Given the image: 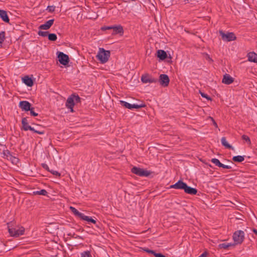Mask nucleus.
Here are the masks:
<instances>
[{
	"label": "nucleus",
	"mask_w": 257,
	"mask_h": 257,
	"mask_svg": "<svg viewBox=\"0 0 257 257\" xmlns=\"http://www.w3.org/2000/svg\"><path fill=\"white\" fill-rule=\"evenodd\" d=\"M33 193L35 195H41L46 196L47 195L48 193L46 190L42 189L40 191H34L33 192Z\"/></svg>",
	"instance_id": "obj_28"
},
{
	"label": "nucleus",
	"mask_w": 257,
	"mask_h": 257,
	"mask_svg": "<svg viewBox=\"0 0 257 257\" xmlns=\"http://www.w3.org/2000/svg\"><path fill=\"white\" fill-rule=\"evenodd\" d=\"M69 235H70L72 236V237L73 238H80V239H82V238L81 237V236H79V235H76L75 233H73L72 235H71V233L69 234H68Z\"/></svg>",
	"instance_id": "obj_41"
},
{
	"label": "nucleus",
	"mask_w": 257,
	"mask_h": 257,
	"mask_svg": "<svg viewBox=\"0 0 257 257\" xmlns=\"http://www.w3.org/2000/svg\"><path fill=\"white\" fill-rule=\"evenodd\" d=\"M58 58L60 63L63 65H67L69 63V57L67 55L63 52H59L58 54Z\"/></svg>",
	"instance_id": "obj_7"
},
{
	"label": "nucleus",
	"mask_w": 257,
	"mask_h": 257,
	"mask_svg": "<svg viewBox=\"0 0 257 257\" xmlns=\"http://www.w3.org/2000/svg\"><path fill=\"white\" fill-rule=\"evenodd\" d=\"M159 81L162 86L166 87L169 85L170 79L167 75L163 74L160 75Z\"/></svg>",
	"instance_id": "obj_8"
},
{
	"label": "nucleus",
	"mask_w": 257,
	"mask_h": 257,
	"mask_svg": "<svg viewBox=\"0 0 257 257\" xmlns=\"http://www.w3.org/2000/svg\"><path fill=\"white\" fill-rule=\"evenodd\" d=\"M241 138L243 140L245 141L247 144H251L250 140L247 136L243 135L242 136Z\"/></svg>",
	"instance_id": "obj_33"
},
{
	"label": "nucleus",
	"mask_w": 257,
	"mask_h": 257,
	"mask_svg": "<svg viewBox=\"0 0 257 257\" xmlns=\"http://www.w3.org/2000/svg\"><path fill=\"white\" fill-rule=\"evenodd\" d=\"M82 220H85V221H87L88 222H90L93 224H95L96 221L93 219V218H92L91 217H90L89 216H86V215H84V217H83L82 219Z\"/></svg>",
	"instance_id": "obj_29"
},
{
	"label": "nucleus",
	"mask_w": 257,
	"mask_h": 257,
	"mask_svg": "<svg viewBox=\"0 0 257 257\" xmlns=\"http://www.w3.org/2000/svg\"><path fill=\"white\" fill-rule=\"evenodd\" d=\"M248 60L250 62H257V54L254 52H249L247 54Z\"/></svg>",
	"instance_id": "obj_20"
},
{
	"label": "nucleus",
	"mask_w": 257,
	"mask_h": 257,
	"mask_svg": "<svg viewBox=\"0 0 257 257\" xmlns=\"http://www.w3.org/2000/svg\"><path fill=\"white\" fill-rule=\"evenodd\" d=\"M34 107H31L30 109L29 110L30 111V114L31 115L34 116H36L38 115V114L34 111Z\"/></svg>",
	"instance_id": "obj_37"
},
{
	"label": "nucleus",
	"mask_w": 257,
	"mask_h": 257,
	"mask_svg": "<svg viewBox=\"0 0 257 257\" xmlns=\"http://www.w3.org/2000/svg\"><path fill=\"white\" fill-rule=\"evenodd\" d=\"M184 191L185 193L191 195H195L197 193V190L196 189L188 186L187 184L185 188H184Z\"/></svg>",
	"instance_id": "obj_17"
},
{
	"label": "nucleus",
	"mask_w": 257,
	"mask_h": 257,
	"mask_svg": "<svg viewBox=\"0 0 257 257\" xmlns=\"http://www.w3.org/2000/svg\"><path fill=\"white\" fill-rule=\"evenodd\" d=\"M0 17L5 22L9 23L10 21L7 13L4 10H0Z\"/></svg>",
	"instance_id": "obj_21"
},
{
	"label": "nucleus",
	"mask_w": 257,
	"mask_h": 257,
	"mask_svg": "<svg viewBox=\"0 0 257 257\" xmlns=\"http://www.w3.org/2000/svg\"><path fill=\"white\" fill-rule=\"evenodd\" d=\"M22 125L23 129L25 131L30 130L31 131L34 132L35 133L40 135H43L45 133L44 131L36 130L34 129V128L32 127L31 126L29 125L27 118L26 117H24L22 118Z\"/></svg>",
	"instance_id": "obj_2"
},
{
	"label": "nucleus",
	"mask_w": 257,
	"mask_h": 257,
	"mask_svg": "<svg viewBox=\"0 0 257 257\" xmlns=\"http://www.w3.org/2000/svg\"><path fill=\"white\" fill-rule=\"evenodd\" d=\"M244 160V157L241 156H234L232 160L236 162H241Z\"/></svg>",
	"instance_id": "obj_27"
},
{
	"label": "nucleus",
	"mask_w": 257,
	"mask_h": 257,
	"mask_svg": "<svg viewBox=\"0 0 257 257\" xmlns=\"http://www.w3.org/2000/svg\"><path fill=\"white\" fill-rule=\"evenodd\" d=\"M112 26L103 27H102L101 30H110V29H112Z\"/></svg>",
	"instance_id": "obj_43"
},
{
	"label": "nucleus",
	"mask_w": 257,
	"mask_h": 257,
	"mask_svg": "<svg viewBox=\"0 0 257 257\" xmlns=\"http://www.w3.org/2000/svg\"><path fill=\"white\" fill-rule=\"evenodd\" d=\"M206 256H207V253L206 252H203L202 254H201L198 257H206Z\"/></svg>",
	"instance_id": "obj_45"
},
{
	"label": "nucleus",
	"mask_w": 257,
	"mask_h": 257,
	"mask_svg": "<svg viewBox=\"0 0 257 257\" xmlns=\"http://www.w3.org/2000/svg\"><path fill=\"white\" fill-rule=\"evenodd\" d=\"M186 183L183 182L182 180H179L174 185H172L170 186L171 188H175L177 189H183L184 190L185 188Z\"/></svg>",
	"instance_id": "obj_10"
},
{
	"label": "nucleus",
	"mask_w": 257,
	"mask_h": 257,
	"mask_svg": "<svg viewBox=\"0 0 257 257\" xmlns=\"http://www.w3.org/2000/svg\"><path fill=\"white\" fill-rule=\"evenodd\" d=\"M38 35L39 36H42V37H45L46 36H48V35H49L48 32L41 31H39L38 32Z\"/></svg>",
	"instance_id": "obj_35"
},
{
	"label": "nucleus",
	"mask_w": 257,
	"mask_h": 257,
	"mask_svg": "<svg viewBox=\"0 0 257 257\" xmlns=\"http://www.w3.org/2000/svg\"><path fill=\"white\" fill-rule=\"evenodd\" d=\"M5 39V32L2 31L0 33V46H2V43Z\"/></svg>",
	"instance_id": "obj_31"
},
{
	"label": "nucleus",
	"mask_w": 257,
	"mask_h": 257,
	"mask_svg": "<svg viewBox=\"0 0 257 257\" xmlns=\"http://www.w3.org/2000/svg\"><path fill=\"white\" fill-rule=\"evenodd\" d=\"M112 35H116L119 34L120 35H122L123 33V27L120 25L112 26Z\"/></svg>",
	"instance_id": "obj_14"
},
{
	"label": "nucleus",
	"mask_w": 257,
	"mask_h": 257,
	"mask_svg": "<svg viewBox=\"0 0 257 257\" xmlns=\"http://www.w3.org/2000/svg\"><path fill=\"white\" fill-rule=\"evenodd\" d=\"M142 81L143 83H156L158 81L157 79L153 78L148 74L143 75L141 77Z\"/></svg>",
	"instance_id": "obj_9"
},
{
	"label": "nucleus",
	"mask_w": 257,
	"mask_h": 257,
	"mask_svg": "<svg viewBox=\"0 0 257 257\" xmlns=\"http://www.w3.org/2000/svg\"><path fill=\"white\" fill-rule=\"evenodd\" d=\"M211 119L212 120V122H213V125L216 127H217V124L216 123V122H215V121L213 119V118L211 117Z\"/></svg>",
	"instance_id": "obj_44"
},
{
	"label": "nucleus",
	"mask_w": 257,
	"mask_h": 257,
	"mask_svg": "<svg viewBox=\"0 0 257 257\" xmlns=\"http://www.w3.org/2000/svg\"><path fill=\"white\" fill-rule=\"evenodd\" d=\"M199 93L203 97L206 98L207 100H211V98L208 96L207 94L201 92V91H199Z\"/></svg>",
	"instance_id": "obj_38"
},
{
	"label": "nucleus",
	"mask_w": 257,
	"mask_h": 257,
	"mask_svg": "<svg viewBox=\"0 0 257 257\" xmlns=\"http://www.w3.org/2000/svg\"><path fill=\"white\" fill-rule=\"evenodd\" d=\"M49 12L53 13L55 11V7L54 6H49L46 9Z\"/></svg>",
	"instance_id": "obj_36"
},
{
	"label": "nucleus",
	"mask_w": 257,
	"mask_h": 257,
	"mask_svg": "<svg viewBox=\"0 0 257 257\" xmlns=\"http://www.w3.org/2000/svg\"><path fill=\"white\" fill-rule=\"evenodd\" d=\"M252 231L255 234L257 235V230L256 229H253Z\"/></svg>",
	"instance_id": "obj_46"
},
{
	"label": "nucleus",
	"mask_w": 257,
	"mask_h": 257,
	"mask_svg": "<svg viewBox=\"0 0 257 257\" xmlns=\"http://www.w3.org/2000/svg\"><path fill=\"white\" fill-rule=\"evenodd\" d=\"M220 35L221 36L222 39L224 41L230 42L233 40H236V37H235L234 34L232 32H228L227 33H225L223 31H219Z\"/></svg>",
	"instance_id": "obj_4"
},
{
	"label": "nucleus",
	"mask_w": 257,
	"mask_h": 257,
	"mask_svg": "<svg viewBox=\"0 0 257 257\" xmlns=\"http://www.w3.org/2000/svg\"><path fill=\"white\" fill-rule=\"evenodd\" d=\"M157 56L160 60H163L167 57V55L164 50H159L157 51Z\"/></svg>",
	"instance_id": "obj_22"
},
{
	"label": "nucleus",
	"mask_w": 257,
	"mask_h": 257,
	"mask_svg": "<svg viewBox=\"0 0 257 257\" xmlns=\"http://www.w3.org/2000/svg\"><path fill=\"white\" fill-rule=\"evenodd\" d=\"M42 167L45 169V170L49 171L50 170L49 169V168L48 167V166L46 164H45V163H43V164H42Z\"/></svg>",
	"instance_id": "obj_42"
},
{
	"label": "nucleus",
	"mask_w": 257,
	"mask_h": 257,
	"mask_svg": "<svg viewBox=\"0 0 257 257\" xmlns=\"http://www.w3.org/2000/svg\"><path fill=\"white\" fill-rule=\"evenodd\" d=\"M221 142L222 145L227 149H233L232 146L229 145L227 142L226 141V138L225 137H222L221 139Z\"/></svg>",
	"instance_id": "obj_25"
},
{
	"label": "nucleus",
	"mask_w": 257,
	"mask_h": 257,
	"mask_svg": "<svg viewBox=\"0 0 257 257\" xmlns=\"http://www.w3.org/2000/svg\"><path fill=\"white\" fill-rule=\"evenodd\" d=\"M25 232V228L23 227H21L19 229H16L15 233V237H18L20 235L24 234Z\"/></svg>",
	"instance_id": "obj_26"
},
{
	"label": "nucleus",
	"mask_w": 257,
	"mask_h": 257,
	"mask_svg": "<svg viewBox=\"0 0 257 257\" xmlns=\"http://www.w3.org/2000/svg\"><path fill=\"white\" fill-rule=\"evenodd\" d=\"M72 97L74 98V103H80L81 98L78 95L72 94Z\"/></svg>",
	"instance_id": "obj_32"
},
{
	"label": "nucleus",
	"mask_w": 257,
	"mask_h": 257,
	"mask_svg": "<svg viewBox=\"0 0 257 257\" xmlns=\"http://www.w3.org/2000/svg\"><path fill=\"white\" fill-rule=\"evenodd\" d=\"M70 209L75 216L82 219L84 215L83 213L79 212L75 208L72 206L70 207Z\"/></svg>",
	"instance_id": "obj_19"
},
{
	"label": "nucleus",
	"mask_w": 257,
	"mask_h": 257,
	"mask_svg": "<svg viewBox=\"0 0 257 257\" xmlns=\"http://www.w3.org/2000/svg\"><path fill=\"white\" fill-rule=\"evenodd\" d=\"M54 22V19L50 20L47 21L45 24L41 25L39 26V28L41 30H47L49 29L53 24Z\"/></svg>",
	"instance_id": "obj_15"
},
{
	"label": "nucleus",
	"mask_w": 257,
	"mask_h": 257,
	"mask_svg": "<svg viewBox=\"0 0 257 257\" xmlns=\"http://www.w3.org/2000/svg\"><path fill=\"white\" fill-rule=\"evenodd\" d=\"M144 250L149 253H152L154 255V253H156V252L153 250L149 249V248H145L144 249Z\"/></svg>",
	"instance_id": "obj_39"
},
{
	"label": "nucleus",
	"mask_w": 257,
	"mask_h": 257,
	"mask_svg": "<svg viewBox=\"0 0 257 257\" xmlns=\"http://www.w3.org/2000/svg\"><path fill=\"white\" fill-rule=\"evenodd\" d=\"M110 55V52L109 51L105 50L103 48H99L96 57L102 63H104L108 61Z\"/></svg>",
	"instance_id": "obj_1"
},
{
	"label": "nucleus",
	"mask_w": 257,
	"mask_h": 257,
	"mask_svg": "<svg viewBox=\"0 0 257 257\" xmlns=\"http://www.w3.org/2000/svg\"><path fill=\"white\" fill-rule=\"evenodd\" d=\"M232 237L235 244H241L244 238V233L242 230H237L234 232Z\"/></svg>",
	"instance_id": "obj_3"
},
{
	"label": "nucleus",
	"mask_w": 257,
	"mask_h": 257,
	"mask_svg": "<svg viewBox=\"0 0 257 257\" xmlns=\"http://www.w3.org/2000/svg\"><path fill=\"white\" fill-rule=\"evenodd\" d=\"M23 82L28 86L31 87L34 84L32 79L28 76H26L23 78Z\"/></svg>",
	"instance_id": "obj_18"
},
{
	"label": "nucleus",
	"mask_w": 257,
	"mask_h": 257,
	"mask_svg": "<svg viewBox=\"0 0 257 257\" xmlns=\"http://www.w3.org/2000/svg\"><path fill=\"white\" fill-rule=\"evenodd\" d=\"M12 222H9L8 223V231L10 235L12 236L15 237V233L16 229L12 227Z\"/></svg>",
	"instance_id": "obj_23"
},
{
	"label": "nucleus",
	"mask_w": 257,
	"mask_h": 257,
	"mask_svg": "<svg viewBox=\"0 0 257 257\" xmlns=\"http://www.w3.org/2000/svg\"><path fill=\"white\" fill-rule=\"evenodd\" d=\"M91 255L89 251H85L81 253V257H91Z\"/></svg>",
	"instance_id": "obj_34"
},
{
	"label": "nucleus",
	"mask_w": 257,
	"mask_h": 257,
	"mask_svg": "<svg viewBox=\"0 0 257 257\" xmlns=\"http://www.w3.org/2000/svg\"><path fill=\"white\" fill-rule=\"evenodd\" d=\"M120 103L123 106L130 109H132L133 108L139 109L142 107H145L146 106L145 104L143 103H141L140 104H132L122 100L120 101Z\"/></svg>",
	"instance_id": "obj_6"
},
{
	"label": "nucleus",
	"mask_w": 257,
	"mask_h": 257,
	"mask_svg": "<svg viewBox=\"0 0 257 257\" xmlns=\"http://www.w3.org/2000/svg\"><path fill=\"white\" fill-rule=\"evenodd\" d=\"M211 162L215 164L216 166L223 168L224 169H229L231 168L230 166L225 165L220 162L219 160L216 158H213L211 160Z\"/></svg>",
	"instance_id": "obj_11"
},
{
	"label": "nucleus",
	"mask_w": 257,
	"mask_h": 257,
	"mask_svg": "<svg viewBox=\"0 0 257 257\" xmlns=\"http://www.w3.org/2000/svg\"><path fill=\"white\" fill-rule=\"evenodd\" d=\"M132 172L141 177H148L151 174L150 172L137 167L132 168Z\"/></svg>",
	"instance_id": "obj_5"
},
{
	"label": "nucleus",
	"mask_w": 257,
	"mask_h": 257,
	"mask_svg": "<svg viewBox=\"0 0 257 257\" xmlns=\"http://www.w3.org/2000/svg\"><path fill=\"white\" fill-rule=\"evenodd\" d=\"M75 104L74 98L71 95L67 99L66 106L68 108L70 109L71 112H73V106Z\"/></svg>",
	"instance_id": "obj_13"
},
{
	"label": "nucleus",
	"mask_w": 257,
	"mask_h": 257,
	"mask_svg": "<svg viewBox=\"0 0 257 257\" xmlns=\"http://www.w3.org/2000/svg\"><path fill=\"white\" fill-rule=\"evenodd\" d=\"M48 39L50 41H55L57 40V36L55 34H49Z\"/></svg>",
	"instance_id": "obj_30"
},
{
	"label": "nucleus",
	"mask_w": 257,
	"mask_h": 257,
	"mask_svg": "<svg viewBox=\"0 0 257 257\" xmlns=\"http://www.w3.org/2000/svg\"><path fill=\"white\" fill-rule=\"evenodd\" d=\"M49 172H51L52 174L57 176H59V177H60L61 175L59 172H58L56 171H54L53 170H50Z\"/></svg>",
	"instance_id": "obj_40"
},
{
	"label": "nucleus",
	"mask_w": 257,
	"mask_h": 257,
	"mask_svg": "<svg viewBox=\"0 0 257 257\" xmlns=\"http://www.w3.org/2000/svg\"><path fill=\"white\" fill-rule=\"evenodd\" d=\"M234 244L230 243H222L218 245V247L220 249H228L229 247L233 246Z\"/></svg>",
	"instance_id": "obj_24"
},
{
	"label": "nucleus",
	"mask_w": 257,
	"mask_h": 257,
	"mask_svg": "<svg viewBox=\"0 0 257 257\" xmlns=\"http://www.w3.org/2000/svg\"><path fill=\"white\" fill-rule=\"evenodd\" d=\"M19 106L23 110L29 111L31 107V104L27 101H22L20 102Z\"/></svg>",
	"instance_id": "obj_12"
},
{
	"label": "nucleus",
	"mask_w": 257,
	"mask_h": 257,
	"mask_svg": "<svg viewBox=\"0 0 257 257\" xmlns=\"http://www.w3.org/2000/svg\"><path fill=\"white\" fill-rule=\"evenodd\" d=\"M234 81V79L229 74H225L223 75L222 82L225 84H230Z\"/></svg>",
	"instance_id": "obj_16"
}]
</instances>
